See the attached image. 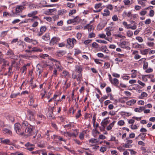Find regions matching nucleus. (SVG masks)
I'll return each instance as SVG.
<instances>
[{
  "label": "nucleus",
  "instance_id": "obj_47",
  "mask_svg": "<svg viewBox=\"0 0 155 155\" xmlns=\"http://www.w3.org/2000/svg\"><path fill=\"white\" fill-rule=\"evenodd\" d=\"M141 136V139L143 140H145V137L146 136V133H143L140 134L139 135L138 137Z\"/></svg>",
  "mask_w": 155,
  "mask_h": 155
},
{
  "label": "nucleus",
  "instance_id": "obj_15",
  "mask_svg": "<svg viewBox=\"0 0 155 155\" xmlns=\"http://www.w3.org/2000/svg\"><path fill=\"white\" fill-rule=\"evenodd\" d=\"M110 122V120H106L104 119L101 123V124L102 127H103L104 129H105V127Z\"/></svg>",
  "mask_w": 155,
  "mask_h": 155
},
{
  "label": "nucleus",
  "instance_id": "obj_60",
  "mask_svg": "<svg viewBox=\"0 0 155 155\" xmlns=\"http://www.w3.org/2000/svg\"><path fill=\"white\" fill-rule=\"evenodd\" d=\"M84 134L83 132L80 133L79 135V138L81 140L84 139Z\"/></svg>",
  "mask_w": 155,
  "mask_h": 155
},
{
  "label": "nucleus",
  "instance_id": "obj_39",
  "mask_svg": "<svg viewBox=\"0 0 155 155\" xmlns=\"http://www.w3.org/2000/svg\"><path fill=\"white\" fill-rule=\"evenodd\" d=\"M73 20L74 23H78L80 21V18L78 16H77Z\"/></svg>",
  "mask_w": 155,
  "mask_h": 155
},
{
  "label": "nucleus",
  "instance_id": "obj_8",
  "mask_svg": "<svg viewBox=\"0 0 155 155\" xmlns=\"http://www.w3.org/2000/svg\"><path fill=\"white\" fill-rule=\"evenodd\" d=\"M52 60L55 63V65L56 67V68L59 71H61L63 69V68L61 66V65L59 61H57L53 59H52Z\"/></svg>",
  "mask_w": 155,
  "mask_h": 155
},
{
  "label": "nucleus",
  "instance_id": "obj_18",
  "mask_svg": "<svg viewBox=\"0 0 155 155\" xmlns=\"http://www.w3.org/2000/svg\"><path fill=\"white\" fill-rule=\"evenodd\" d=\"M6 55L9 56L11 58H14V54L13 51L11 49H9L8 51L6 53Z\"/></svg>",
  "mask_w": 155,
  "mask_h": 155
},
{
  "label": "nucleus",
  "instance_id": "obj_56",
  "mask_svg": "<svg viewBox=\"0 0 155 155\" xmlns=\"http://www.w3.org/2000/svg\"><path fill=\"white\" fill-rule=\"evenodd\" d=\"M76 12V10L75 9L71 10L70 11L69 13V15L71 16L73 14L75 13Z\"/></svg>",
  "mask_w": 155,
  "mask_h": 155
},
{
  "label": "nucleus",
  "instance_id": "obj_6",
  "mask_svg": "<svg viewBox=\"0 0 155 155\" xmlns=\"http://www.w3.org/2000/svg\"><path fill=\"white\" fill-rule=\"evenodd\" d=\"M25 134L26 133V135L27 136H30L32 135L33 133V131L32 130V128L30 127H28L25 128Z\"/></svg>",
  "mask_w": 155,
  "mask_h": 155
},
{
  "label": "nucleus",
  "instance_id": "obj_44",
  "mask_svg": "<svg viewBox=\"0 0 155 155\" xmlns=\"http://www.w3.org/2000/svg\"><path fill=\"white\" fill-rule=\"evenodd\" d=\"M21 126L22 128L24 127L25 128V127H29L28 122L26 121H24L23 122Z\"/></svg>",
  "mask_w": 155,
  "mask_h": 155
},
{
  "label": "nucleus",
  "instance_id": "obj_36",
  "mask_svg": "<svg viewBox=\"0 0 155 155\" xmlns=\"http://www.w3.org/2000/svg\"><path fill=\"white\" fill-rule=\"evenodd\" d=\"M147 93L145 92H143L141 93V95L139 97V98L140 99H142L144 97L147 96Z\"/></svg>",
  "mask_w": 155,
  "mask_h": 155
},
{
  "label": "nucleus",
  "instance_id": "obj_13",
  "mask_svg": "<svg viewBox=\"0 0 155 155\" xmlns=\"http://www.w3.org/2000/svg\"><path fill=\"white\" fill-rule=\"evenodd\" d=\"M54 139L55 141L58 142L59 141L65 142V140L63 139L62 137L56 135H53Z\"/></svg>",
  "mask_w": 155,
  "mask_h": 155
},
{
  "label": "nucleus",
  "instance_id": "obj_40",
  "mask_svg": "<svg viewBox=\"0 0 155 155\" xmlns=\"http://www.w3.org/2000/svg\"><path fill=\"white\" fill-rule=\"evenodd\" d=\"M96 114H94L93 116L92 120V122L93 124V125L94 127L95 125V122H96Z\"/></svg>",
  "mask_w": 155,
  "mask_h": 155
},
{
  "label": "nucleus",
  "instance_id": "obj_48",
  "mask_svg": "<svg viewBox=\"0 0 155 155\" xmlns=\"http://www.w3.org/2000/svg\"><path fill=\"white\" fill-rule=\"evenodd\" d=\"M67 6L69 8H72L75 6V5L74 3H71L70 2H68L67 4Z\"/></svg>",
  "mask_w": 155,
  "mask_h": 155
},
{
  "label": "nucleus",
  "instance_id": "obj_25",
  "mask_svg": "<svg viewBox=\"0 0 155 155\" xmlns=\"http://www.w3.org/2000/svg\"><path fill=\"white\" fill-rule=\"evenodd\" d=\"M56 11V9L55 8L49 9L46 12V14L49 15H51L53 13Z\"/></svg>",
  "mask_w": 155,
  "mask_h": 155
},
{
  "label": "nucleus",
  "instance_id": "obj_41",
  "mask_svg": "<svg viewBox=\"0 0 155 155\" xmlns=\"http://www.w3.org/2000/svg\"><path fill=\"white\" fill-rule=\"evenodd\" d=\"M65 54V52L64 51H59L57 53V55L59 57H61Z\"/></svg>",
  "mask_w": 155,
  "mask_h": 155
},
{
  "label": "nucleus",
  "instance_id": "obj_58",
  "mask_svg": "<svg viewBox=\"0 0 155 155\" xmlns=\"http://www.w3.org/2000/svg\"><path fill=\"white\" fill-rule=\"evenodd\" d=\"M34 100L32 98H31L28 103V104L30 106H32L34 103Z\"/></svg>",
  "mask_w": 155,
  "mask_h": 155
},
{
  "label": "nucleus",
  "instance_id": "obj_42",
  "mask_svg": "<svg viewBox=\"0 0 155 155\" xmlns=\"http://www.w3.org/2000/svg\"><path fill=\"white\" fill-rule=\"evenodd\" d=\"M138 18V15L137 14H132V15L130 18V19L135 20L137 19Z\"/></svg>",
  "mask_w": 155,
  "mask_h": 155
},
{
  "label": "nucleus",
  "instance_id": "obj_52",
  "mask_svg": "<svg viewBox=\"0 0 155 155\" xmlns=\"http://www.w3.org/2000/svg\"><path fill=\"white\" fill-rule=\"evenodd\" d=\"M107 29V28H106L105 30V31L106 32V35L107 36H110L111 35V33L110 32L111 31H110L109 29Z\"/></svg>",
  "mask_w": 155,
  "mask_h": 155
},
{
  "label": "nucleus",
  "instance_id": "obj_23",
  "mask_svg": "<svg viewBox=\"0 0 155 155\" xmlns=\"http://www.w3.org/2000/svg\"><path fill=\"white\" fill-rule=\"evenodd\" d=\"M136 102V100L132 99L126 102V104L129 106H132L135 104Z\"/></svg>",
  "mask_w": 155,
  "mask_h": 155
},
{
  "label": "nucleus",
  "instance_id": "obj_53",
  "mask_svg": "<svg viewBox=\"0 0 155 155\" xmlns=\"http://www.w3.org/2000/svg\"><path fill=\"white\" fill-rule=\"evenodd\" d=\"M27 70V68L26 66H24L21 69V73H25V74L26 73V71Z\"/></svg>",
  "mask_w": 155,
  "mask_h": 155
},
{
  "label": "nucleus",
  "instance_id": "obj_61",
  "mask_svg": "<svg viewBox=\"0 0 155 155\" xmlns=\"http://www.w3.org/2000/svg\"><path fill=\"white\" fill-rule=\"evenodd\" d=\"M123 2L125 5H129L130 4V0H125L123 1Z\"/></svg>",
  "mask_w": 155,
  "mask_h": 155
},
{
  "label": "nucleus",
  "instance_id": "obj_54",
  "mask_svg": "<svg viewBox=\"0 0 155 155\" xmlns=\"http://www.w3.org/2000/svg\"><path fill=\"white\" fill-rule=\"evenodd\" d=\"M136 39L139 42H142L143 41V39L140 36H137L136 38Z\"/></svg>",
  "mask_w": 155,
  "mask_h": 155
},
{
  "label": "nucleus",
  "instance_id": "obj_37",
  "mask_svg": "<svg viewBox=\"0 0 155 155\" xmlns=\"http://www.w3.org/2000/svg\"><path fill=\"white\" fill-rule=\"evenodd\" d=\"M12 66L11 65L8 68V76H10L13 73V71H12Z\"/></svg>",
  "mask_w": 155,
  "mask_h": 155
},
{
  "label": "nucleus",
  "instance_id": "obj_28",
  "mask_svg": "<svg viewBox=\"0 0 155 155\" xmlns=\"http://www.w3.org/2000/svg\"><path fill=\"white\" fill-rule=\"evenodd\" d=\"M101 50L106 53H108L109 52V50L107 49L106 46H102L101 48Z\"/></svg>",
  "mask_w": 155,
  "mask_h": 155
},
{
  "label": "nucleus",
  "instance_id": "obj_31",
  "mask_svg": "<svg viewBox=\"0 0 155 155\" xmlns=\"http://www.w3.org/2000/svg\"><path fill=\"white\" fill-rule=\"evenodd\" d=\"M62 76L63 77L66 78V77H69L70 74L68 71H64L62 72Z\"/></svg>",
  "mask_w": 155,
  "mask_h": 155
},
{
  "label": "nucleus",
  "instance_id": "obj_2",
  "mask_svg": "<svg viewBox=\"0 0 155 155\" xmlns=\"http://www.w3.org/2000/svg\"><path fill=\"white\" fill-rule=\"evenodd\" d=\"M27 5V2L26 1H24L22 2L21 5L16 6L15 9L13 10L12 13L11 15L12 16L19 15L22 10L25 9V7Z\"/></svg>",
  "mask_w": 155,
  "mask_h": 155
},
{
  "label": "nucleus",
  "instance_id": "obj_3",
  "mask_svg": "<svg viewBox=\"0 0 155 155\" xmlns=\"http://www.w3.org/2000/svg\"><path fill=\"white\" fill-rule=\"evenodd\" d=\"M14 128L17 134L21 136L24 135V132L22 130V128L19 123H17L15 124Z\"/></svg>",
  "mask_w": 155,
  "mask_h": 155
},
{
  "label": "nucleus",
  "instance_id": "obj_17",
  "mask_svg": "<svg viewBox=\"0 0 155 155\" xmlns=\"http://www.w3.org/2000/svg\"><path fill=\"white\" fill-rule=\"evenodd\" d=\"M106 24V22L104 23H101L99 24L97 27V30L98 31L102 30L105 27Z\"/></svg>",
  "mask_w": 155,
  "mask_h": 155
},
{
  "label": "nucleus",
  "instance_id": "obj_57",
  "mask_svg": "<svg viewBox=\"0 0 155 155\" xmlns=\"http://www.w3.org/2000/svg\"><path fill=\"white\" fill-rule=\"evenodd\" d=\"M95 36V34L93 32L89 33L88 35V37L89 38H94Z\"/></svg>",
  "mask_w": 155,
  "mask_h": 155
},
{
  "label": "nucleus",
  "instance_id": "obj_32",
  "mask_svg": "<svg viewBox=\"0 0 155 155\" xmlns=\"http://www.w3.org/2000/svg\"><path fill=\"white\" fill-rule=\"evenodd\" d=\"M24 45L25 46H24L23 45L22 47L23 50H27L28 49H31L32 48V46H31L30 45H27L26 44L25 42L24 43Z\"/></svg>",
  "mask_w": 155,
  "mask_h": 155
},
{
  "label": "nucleus",
  "instance_id": "obj_29",
  "mask_svg": "<svg viewBox=\"0 0 155 155\" xmlns=\"http://www.w3.org/2000/svg\"><path fill=\"white\" fill-rule=\"evenodd\" d=\"M131 72L132 73L131 74V78H135L137 77V71L136 70H132L131 71Z\"/></svg>",
  "mask_w": 155,
  "mask_h": 155
},
{
  "label": "nucleus",
  "instance_id": "obj_55",
  "mask_svg": "<svg viewBox=\"0 0 155 155\" xmlns=\"http://www.w3.org/2000/svg\"><path fill=\"white\" fill-rule=\"evenodd\" d=\"M146 59L145 58H142L140 59L138 61V63L140 64H142L143 63H144V62H146Z\"/></svg>",
  "mask_w": 155,
  "mask_h": 155
},
{
  "label": "nucleus",
  "instance_id": "obj_59",
  "mask_svg": "<svg viewBox=\"0 0 155 155\" xmlns=\"http://www.w3.org/2000/svg\"><path fill=\"white\" fill-rule=\"evenodd\" d=\"M32 39H30L28 37H26L24 38V41L29 43H31V40Z\"/></svg>",
  "mask_w": 155,
  "mask_h": 155
},
{
  "label": "nucleus",
  "instance_id": "obj_20",
  "mask_svg": "<svg viewBox=\"0 0 155 155\" xmlns=\"http://www.w3.org/2000/svg\"><path fill=\"white\" fill-rule=\"evenodd\" d=\"M116 123V121H113L112 123H110L106 127V130L107 131L110 130L114 126Z\"/></svg>",
  "mask_w": 155,
  "mask_h": 155
},
{
  "label": "nucleus",
  "instance_id": "obj_46",
  "mask_svg": "<svg viewBox=\"0 0 155 155\" xmlns=\"http://www.w3.org/2000/svg\"><path fill=\"white\" fill-rule=\"evenodd\" d=\"M20 94L19 92L16 93H12L11 94L10 97L11 98H15Z\"/></svg>",
  "mask_w": 155,
  "mask_h": 155
},
{
  "label": "nucleus",
  "instance_id": "obj_10",
  "mask_svg": "<svg viewBox=\"0 0 155 155\" xmlns=\"http://www.w3.org/2000/svg\"><path fill=\"white\" fill-rule=\"evenodd\" d=\"M98 142L99 141L97 139L93 138H91L89 140V143L91 146H94L95 144L98 143Z\"/></svg>",
  "mask_w": 155,
  "mask_h": 155
},
{
  "label": "nucleus",
  "instance_id": "obj_64",
  "mask_svg": "<svg viewBox=\"0 0 155 155\" xmlns=\"http://www.w3.org/2000/svg\"><path fill=\"white\" fill-rule=\"evenodd\" d=\"M151 22V19L150 18L147 19L144 21V23L146 25H149Z\"/></svg>",
  "mask_w": 155,
  "mask_h": 155
},
{
  "label": "nucleus",
  "instance_id": "obj_11",
  "mask_svg": "<svg viewBox=\"0 0 155 155\" xmlns=\"http://www.w3.org/2000/svg\"><path fill=\"white\" fill-rule=\"evenodd\" d=\"M1 142L4 144H7L9 145H12L13 144V143L8 139L5 140L1 139Z\"/></svg>",
  "mask_w": 155,
  "mask_h": 155
},
{
  "label": "nucleus",
  "instance_id": "obj_62",
  "mask_svg": "<svg viewBox=\"0 0 155 155\" xmlns=\"http://www.w3.org/2000/svg\"><path fill=\"white\" fill-rule=\"evenodd\" d=\"M107 8L110 10H112L113 8V5L111 4H109L106 6Z\"/></svg>",
  "mask_w": 155,
  "mask_h": 155
},
{
  "label": "nucleus",
  "instance_id": "obj_35",
  "mask_svg": "<svg viewBox=\"0 0 155 155\" xmlns=\"http://www.w3.org/2000/svg\"><path fill=\"white\" fill-rule=\"evenodd\" d=\"M110 14V12L108 9H104V13L103 15L104 16H107L109 15Z\"/></svg>",
  "mask_w": 155,
  "mask_h": 155
},
{
  "label": "nucleus",
  "instance_id": "obj_50",
  "mask_svg": "<svg viewBox=\"0 0 155 155\" xmlns=\"http://www.w3.org/2000/svg\"><path fill=\"white\" fill-rule=\"evenodd\" d=\"M125 124L124 121L122 120H119L117 124L118 126H123Z\"/></svg>",
  "mask_w": 155,
  "mask_h": 155
},
{
  "label": "nucleus",
  "instance_id": "obj_63",
  "mask_svg": "<svg viewBox=\"0 0 155 155\" xmlns=\"http://www.w3.org/2000/svg\"><path fill=\"white\" fill-rule=\"evenodd\" d=\"M81 51H80L78 49H75V51H74V55H77L78 54H79L81 53Z\"/></svg>",
  "mask_w": 155,
  "mask_h": 155
},
{
  "label": "nucleus",
  "instance_id": "obj_4",
  "mask_svg": "<svg viewBox=\"0 0 155 155\" xmlns=\"http://www.w3.org/2000/svg\"><path fill=\"white\" fill-rule=\"evenodd\" d=\"M67 46L69 49L74 47V45L76 44L77 41L74 38H68L67 39Z\"/></svg>",
  "mask_w": 155,
  "mask_h": 155
},
{
  "label": "nucleus",
  "instance_id": "obj_51",
  "mask_svg": "<svg viewBox=\"0 0 155 155\" xmlns=\"http://www.w3.org/2000/svg\"><path fill=\"white\" fill-rule=\"evenodd\" d=\"M24 43H25L24 42L22 41H18L17 44L18 45L21 46V47L22 48V47L23 46V45H24V46H25Z\"/></svg>",
  "mask_w": 155,
  "mask_h": 155
},
{
  "label": "nucleus",
  "instance_id": "obj_30",
  "mask_svg": "<svg viewBox=\"0 0 155 155\" xmlns=\"http://www.w3.org/2000/svg\"><path fill=\"white\" fill-rule=\"evenodd\" d=\"M42 38L44 41H47L50 39L49 35L48 33H46L45 35L43 36Z\"/></svg>",
  "mask_w": 155,
  "mask_h": 155
},
{
  "label": "nucleus",
  "instance_id": "obj_34",
  "mask_svg": "<svg viewBox=\"0 0 155 155\" xmlns=\"http://www.w3.org/2000/svg\"><path fill=\"white\" fill-rule=\"evenodd\" d=\"M150 50V49H147L140 51V53L143 55H146L148 53V51Z\"/></svg>",
  "mask_w": 155,
  "mask_h": 155
},
{
  "label": "nucleus",
  "instance_id": "obj_21",
  "mask_svg": "<svg viewBox=\"0 0 155 155\" xmlns=\"http://www.w3.org/2000/svg\"><path fill=\"white\" fill-rule=\"evenodd\" d=\"M3 63L2 66L3 67L5 66L6 65H8V62L5 60V59L2 58V57H0V63Z\"/></svg>",
  "mask_w": 155,
  "mask_h": 155
},
{
  "label": "nucleus",
  "instance_id": "obj_45",
  "mask_svg": "<svg viewBox=\"0 0 155 155\" xmlns=\"http://www.w3.org/2000/svg\"><path fill=\"white\" fill-rule=\"evenodd\" d=\"M129 28L128 29H130L132 30H135L137 28V27L136 25H133V26H131L130 24H128Z\"/></svg>",
  "mask_w": 155,
  "mask_h": 155
},
{
  "label": "nucleus",
  "instance_id": "obj_33",
  "mask_svg": "<svg viewBox=\"0 0 155 155\" xmlns=\"http://www.w3.org/2000/svg\"><path fill=\"white\" fill-rule=\"evenodd\" d=\"M69 137H76L78 135V132L75 130L74 133L70 132Z\"/></svg>",
  "mask_w": 155,
  "mask_h": 155
},
{
  "label": "nucleus",
  "instance_id": "obj_19",
  "mask_svg": "<svg viewBox=\"0 0 155 155\" xmlns=\"http://www.w3.org/2000/svg\"><path fill=\"white\" fill-rule=\"evenodd\" d=\"M3 132L4 134L10 135H12V131L9 129L5 128L3 130Z\"/></svg>",
  "mask_w": 155,
  "mask_h": 155
},
{
  "label": "nucleus",
  "instance_id": "obj_5",
  "mask_svg": "<svg viewBox=\"0 0 155 155\" xmlns=\"http://www.w3.org/2000/svg\"><path fill=\"white\" fill-rule=\"evenodd\" d=\"M28 114L29 116L28 119L30 120L33 121L34 120V116L35 114V110L31 111L30 110L28 109L27 110Z\"/></svg>",
  "mask_w": 155,
  "mask_h": 155
},
{
  "label": "nucleus",
  "instance_id": "obj_16",
  "mask_svg": "<svg viewBox=\"0 0 155 155\" xmlns=\"http://www.w3.org/2000/svg\"><path fill=\"white\" fill-rule=\"evenodd\" d=\"M110 83L113 85H114L117 87L118 86L119 84V81L118 79L116 78H114L110 81Z\"/></svg>",
  "mask_w": 155,
  "mask_h": 155
},
{
  "label": "nucleus",
  "instance_id": "obj_22",
  "mask_svg": "<svg viewBox=\"0 0 155 155\" xmlns=\"http://www.w3.org/2000/svg\"><path fill=\"white\" fill-rule=\"evenodd\" d=\"M93 26L90 24H88L85 26L84 28V29H87L89 31H91L93 29Z\"/></svg>",
  "mask_w": 155,
  "mask_h": 155
},
{
  "label": "nucleus",
  "instance_id": "obj_1",
  "mask_svg": "<svg viewBox=\"0 0 155 155\" xmlns=\"http://www.w3.org/2000/svg\"><path fill=\"white\" fill-rule=\"evenodd\" d=\"M75 71H77L78 74H76L74 71L72 74V78L73 79H76V80L80 83L82 79V72L83 70V67L81 65H76L75 67Z\"/></svg>",
  "mask_w": 155,
  "mask_h": 155
},
{
  "label": "nucleus",
  "instance_id": "obj_14",
  "mask_svg": "<svg viewBox=\"0 0 155 155\" xmlns=\"http://www.w3.org/2000/svg\"><path fill=\"white\" fill-rule=\"evenodd\" d=\"M36 18L37 19L39 20V19L38 17L37 16H34L33 18H28V19H26L25 20L23 21H22V23H31L34 21V19Z\"/></svg>",
  "mask_w": 155,
  "mask_h": 155
},
{
  "label": "nucleus",
  "instance_id": "obj_26",
  "mask_svg": "<svg viewBox=\"0 0 155 155\" xmlns=\"http://www.w3.org/2000/svg\"><path fill=\"white\" fill-rule=\"evenodd\" d=\"M67 12L65 9H61L59 10L58 11V14L59 15H64Z\"/></svg>",
  "mask_w": 155,
  "mask_h": 155
},
{
  "label": "nucleus",
  "instance_id": "obj_38",
  "mask_svg": "<svg viewBox=\"0 0 155 155\" xmlns=\"http://www.w3.org/2000/svg\"><path fill=\"white\" fill-rule=\"evenodd\" d=\"M32 51H33V52H42V50L38 48L37 47H34L32 48Z\"/></svg>",
  "mask_w": 155,
  "mask_h": 155
},
{
  "label": "nucleus",
  "instance_id": "obj_49",
  "mask_svg": "<svg viewBox=\"0 0 155 155\" xmlns=\"http://www.w3.org/2000/svg\"><path fill=\"white\" fill-rule=\"evenodd\" d=\"M39 56L41 58H47L48 57H49V55L48 54H41L39 55Z\"/></svg>",
  "mask_w": 155,
  "mask_h": 155
},
{
  "label": "nucleus",
  "instance_id": "obj_43",
  "mask_svg": "<svg viewBox=\"0 0 155 155\" xmlns=\"http://www.w3.org/2000/svg\"><path fill=\"white\" fill-rule=\"evenodd\" d=\"M127 36L129 37H130L133 35V32L131 30L127 31L126 32Z\"/></svg>",
  "mask_w": 155,
  "mask_h": 155
},
{
  "label": "nucleus",
  "instance_id": "obj_24",
  "mask_svg": "<svg viewBox=\"0 0 155 155\" xmlns=\"http://www.w3.org/2000/svg\"><path fill=\"white\" fill-rule=\"evenodd\" d=\"M145 108V107H139L135 108L134 109V111L136 112H140L143 110H144Z\"/></svg>",
  "mask_w": 155,
  "mask_h": 155
},
{
  "label": "nucleus",
  "instance_id": "obj_7",
  "mask_svg": "<svg viewBox=\"0 0 155 155\" xmlns=\"http://www.w3.org/2000/svg\"><path fill=\"white\" fill-rule=\"evenodd\" d=\"M21 56L24 58L28 60H31L33 59H36L38 58L35 55L31 56L28 55L27 54L22 55Z\"/></svg>",
  "mask_w": 155,
  "mask_h": 155
},
{
  "label": "nucleus",
  "instance_id": "obj_9",
  "mask_svg": "<svg viewBox=\"0 0 155 155\" xmlns=\"http://www.w3.org/2000/svg\"><path fill=\"white\" fill-rule=\"evenodd\" d=\"M60 39L58 37H54L51 38L50 42V43L51 45H52L55 44H56L58 42Z\"/></svg>",
  "mask_w": 155,
  "mask_h": 155
},
{
  "label": "nucleus",
  "instance_id": "obj_12",
  "mask_svg": "<svg viewBox=\"0 0 155 155\" xmlns=\"http://www.w3.org/2000/svg\"><path fill=\"white\" fill-rule=\"evenodd\" d=\"M132 15V12L130 11L126 12L124 11L123 12L122 14V16L123 17H128L130 19L131 15Z\"/></svg>",
  "mask_w": 155,
  "mask_h": 155
},
{
  "label": "nucleus",
  "instance_id": "obj_27",
  "mask_svg": "<svg viewBox=\"0 0 155 155\" xmlns=\"http://www.w3.org/2000/svg\"><path fill=\"white\" fill-rule=\"evenodd\" d=\"M38 14V12L37 11H32L28 14V16L29 17H31L35 16Z\"/></svg>",
  "mask_w": 155,
  "mask_h": 155
}]
</instances>
